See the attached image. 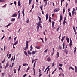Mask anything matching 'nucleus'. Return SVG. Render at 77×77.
Masks as SVG:
<instances>
[{
    "mask_svg": "<svg viewBox=\"0 0 77 77\" xmlns=\"http://www.w3.org/2000/svg\"><path fill=\"white\" fill-rule=\"evenodd\" d=\"M29 69H30V67H28L27 69V71H28V70H29Z\"/></svg>",
    "mask_w": 77,
    "mask_h": 77,
    "instance_id": "obj_51",
    "label": "nucleus"
},
{
    "mask_svg": "<svg viewBox=\"0 0 77 77\" xmlns=\"http://www.w3.org/2000/svg\"><path fill=\"white\" fill-rule=\"evenodd\" d=\"M75 72L76 73H77V69H75Z\"/></svg>",
    "mask_w": 77,
    "mask_h": 77,
    "instance_id": "obj_63",
    "label": "nucleus"
},
{
    "mask_svg": "<svg viewBox=\"0 0 77 77\" xmlns=\"http://www.w3.org/2000/svg\"><path fill=\"white\" fill-rule=\"evenodd\" d=\"M11 37L10 36L8 38V40H11Z\"/></svg>",
    "mask_w": 77,
    "mask_h": 77,
    "instance_id": "obj_40",
    "label": "nucleus"
},
{
    "mask_svg": "<svg viewBox=\"0 0 77 77\" xmlns=\"http://www.w3.org/2000/svg\"><path fill=\"white\" fill-rule=\"evenodd\" d=\"M65 48V43H63V49H64Z\"/></svg>",
    "mask_w": 77,
    "mask_h": 77,
    "instance_id": "obj_42",
    "label": "nucleus"
},
{
    "mask_svg": "<svg viewBox=\"0 0 77 77\" xmlns=\"http://www.w3.org/2000/svg\"><path fill=\"white\" fill-rule=\"evenodd\" d=\"M66 23V22L65 21H64L63 22V23L64 24V25H65V24Z\"/></svg>",
    "mask_w": 77,
    "mask_h": 77,
    "instance_id": "obj_41",
    "label": "nucleus"
},
{
    "mask_svg": "<svg viewBox=\"0 0 77 77\" xmlns=\"http://www.w3.org/2000/svg\"><path fill=\"white\" fill-rule=\"evenodd\" d=\"M14 73L15 74L16 73V70L15 69H14Z\"/></svg>",
    "mask_w": 77,
    "mask_h": 77,
    "instance_id": "obj_53",
    "label": "nucleus"
},
{
    "mask_svg": "<svg viewBox=\"0 0 77 77\" xmlns=\"http://www.w3.org/2000/svg\"><path fill=\"white\" fill-rule=\"evenodd\" d=\"M22 14L23 16H24V10L23 9L22 11Z\"/></svg>",
    "mask_w": 77,
    "mask_h": 77,
    "instance_id": "obj_14",
    "label": "nucleus"
},
{
    "mask_svg": "<svg viewBox=\"0 0 77 77\" xmlns=\"http://www.w3.org/2000/svg\"><path fill=\"white\" fill-rule=\"evenodd\" d=\"M17 15L16 13H14L12 15V17H17Z\"/></svg>",
    "mask_w": 77,
    "mask_h": 77,
    "instance_id": "obj_7",
    "label": "nucleus"
},
{
    "mask_svg": "<svg viewBox=\"0 0 77 77\" xmlns=\"http://www.w3.org/2000/svg\"><path fill=\"white\" fill-rule=\"evenodd\" d=\"M15 56H14V58L13 60V61H14V60H15Z\"/></svg>",
    "mask_w": 77,
    "mask_h": 77,
    "instance_id": "obj_39",
    "label": "nucleus"
},
{
    "mask_svg": "<svg viewBox=\"0 0 77 77\" xmlns=\"http://www.w3.org/2000/svg\"><path fill=\"white\" fill-rule=\"evenodd\" d=\"M74 53H75V52H76V50H77V48H76V47H75V48H74Z\"/></svg>",
    "mask_w": 77,
    "mask_h": 77,
    "instance_id": "obj_11",
    "label": "nucleus"
},
{
    "mask_svg": "<svg viewBox=\"0 0 77 77\" xmlns=\"http://www.w3.org/2000/svg\"><path fill=\"white\" fill-rule=\"evenodd\" d=\"M28 45H26V46L25 47L26 49H25V50H27V49H28Z\"/></svg>",
    "mask_w": 77,
    "mask_h": 77,
    "instance_id": "obj_8",
    "label": "nucleus"
},
{
    "mask_svg": "<svg viewBox=\"0 0 77 77\" xmlns=\"http://www.w3.org/2000/svg\"><path fill=\"white\" fill-rule=\"evenodd\" d=\"M35 48H37V49H40V46H36L35 47Z\"/></svg>",
    "mask_w": 77,
    "mask_h": 77,
    "instance_id": "obj_17",
    "label": "nucleus"
},
{
    "mask_svg": "<svg viewBox=\"0 0 77 77\" xmlns=\"http://www.w3.org/2000/svg\"><path fill=\"white\" fill-rule=\"evenodd\" d=\"M4 75H5V73H3L2 75V76L3 77Z\"/></svg>",
    "mask_w": 77,
    "mask_h": 77,
    "instance_id": "obj_32",
    "label": "nucleus"
},
{
    "mask_svg": "<svg viewBox=\"0 0 77 77\" xmlns=\"http://www.w3.org/2000/svg\"><path fill=\"white\" fill-rule=\"evenodd\" d=\"M9 26H10V24H8V25H7L6 26V27L7 29H8V27H9Z\"/></svg>",
    "mask_w": 77,
    "mask_h": 77,
    "instance_id": "obj_29",
    "label": "nucleus"
},
{
    "mask_svg": "<svg viewBox=\"0 0 77 77\" xmlns=\"http://www.w3.org/2000/svg\"><path fill=\"white\" fill-rule=\"evenodd\" d=\"M30 48H31V49H30L31 51L32 50H33V47H32V45L31 46Z\"/></svg>",
    "mask_w": 77,
    "mask_h": 77,
    "instance_id": "obj_25",
    "label": "nucleus"
},
{
    "mask_svg": "<svg viewBox=\"0 0 77 77\" xmlns=\"http://www.w3.org/2000/svg\"><path fill=\"white\" fill-rule=\"evenodd\" d=\"M75 2L76 3H77V0H75Z\"/></svg>",
    "mask_w": 77,
    "mask_h": 77,
    "instance_id": "obj_64",
    "label": "nucleus"
},
{
    "mask_svg": "<svg viewBox=\"0 0 77 77\" xmlns=\"http://www.w3.org/2000/svg\"><path fill=\"white\" fill-rule=\"evenodd\" d=\"M40 23H41V21H39L38 22V25H41V24Z\"/></svg>",
    "mask_w": 77,
    "mask_h": 77,
    "instance_id": "obj_33",
    "label": "nucleus"
},
{
    "mask_svg": "<svg viewBox=\"0 0 77 77\" xmlns=\"http://www.w3.org/2000/svg\"><path fill=\"white\" fill-rule=\"evenodd\" d=\"M60 20H62V16H60Z\"/></svg>",
    "mask_w": 77,
    "mask_h": 77,
    "instance_id": "obj_31",
    "label": "nucleus"
},
{
    "mask_svg": "<svg viewBox=\"0 0 77 77\" xmlns=\"http://www.w3.org/2000/svg\"><path fill=\"white\" fill-rule=\"evenodd\" d=\"M64 51L65 53H66V54H68V50H64Z\"/></svg>",
    "mask_w": 77,
    "mask_h": 77,
    "instance_id": "obj_18",
    "label": "nucleus"
},
{
    "mask_svg": "<svg viewBox=\"0 0 77 77\" xmlns=\"http://www.w3.org/2000/svg\"><path fill=\"white\" fill-rule=\"evenodd\" d=\"M50 71V68H48L47 70V74H48V71Z\"/></svg>",
    "mask_w": 77,
    "mask_h": 77,
    "instance_id": "obj_23",
    "label": "nucleus"
},
{
    "mask_svg": "<svg viewBox=\"0 0 77 77\" xmlns=\"http://www.w3.org/2000/svg\"><path fill=\"white\" fill-rule=\"evenodd\" d=\"M15 20V19L13 18L11 19L10 20L11 21H14Z\"/></svg>",
    "mask_w": 77,
    "mask_h": 77,
    "instance_id": "obj_5",
    "label": "nucleus"
},
{
    "mask_svg": "<svg viewBox=\"0 0 77 77\" xmlns=\"http://www.w3.org/2000/svg\"><path fill=\"white\" fill-rule=\"evenodd\" d=\"M13 75H9L10 77H12Z\"/></svg>",
    "mask_w": 77,
    "mask_h": 77,
    "instance_id": "obj_59",
    "label": "nucleus"
},
{
    "mask_svg": "<svg viewBox=\"0 0 77 77\" xmlns=\"http://www.w3.org/2000/svg\"><path fill=\"white\" fill-rule=\"evenodd\" d=\"M9 57H8V59H10L11 57V54H9Z\"/></svg>",
    "mask_w": 77,
    "mask_h": 77,
    "instance_id": "obj_22",
    "label": "nucleus"
},
{
    "mask_svg": "<svg viewBox=\"0 0 77 77\" xmlns=\"http://www.w3.org/2000/svg\"><path fill=\"white\" fill-rule=\"evenodd\" d=\"M29 41H26V45H28V44H29Z\"/></svg>",
    "mask_w": 77,
    "mask_h": 77,
    "instance_id": "obj_52",
    "label": "nucleus"
},
{
    "mask_svg": "<svg viewBox=\"0 0 77 77\" xmlns=\"http://www.w3.org/2000/svg\"><path fill=\"white\" fill-rule=\"evenodd\" d=\"M23 66H26V65H28V64H23Z\"/></svg>",
    "mask_w": 77,
    "mask_h": 77,
    "instance_id": "obj_27",
    "label": "nucleus"
},
{
    "mask_svg": "<svg viewBox=\"0 0 77 77\" xmlns=\"http://www.w3.org/2000/svg\"><path fill=\"white\" fill-rule=\"evenodd\" d=\"M66 39L67 40H69V38H68V37H66Z\"/></svg>",
    "mask_w": 77,
    "mask_h": 77,
    "instance_id": "obj_50",
    "label": "nucleus"
},
{
    "mask_svg": "<svg viewBox=\"0 0 77 77\" xmlns=\"http://www.w3.org/2000/svg\"><path fill=\"white\" fill-rule=\"evenodd\" d=\"M59 50H61V49H62V47L60 46H59Z\"/></svg>",
    "mask_w": 77,
    "mask_h": 77,
    "instance_id": "obj_36",
    "label": "nucleus"
},
{
    "mask_svg": "<svg viewBox=\"0 0 77 77\" xmlns=\"http://www.w3.org/2000/svg\"><path fill=\"white\" fill-rule=\"evenodd\" d=\"M70 69H72V70H74V68H73L72 67L70 66Z\"/></svg>",
    "mask_w": 77,
    "mask_h": 77,
    "instance_id": "obj_16",
    "label": "nucleus"
},
{
    "mask_svg": "<svg viewBox=\"0 0 77 77\" xmlns=\"http://www.w3.org/2000/svg\"><path fill=\"white\" fill-rule=\"evenodd\" d=\"M34 4L32 5V9H33V8H34Z\"/></svg>",
    "mask_w": 77,
    "mask_h": 77,
    "instance_id": "obj_38",
    "label": "nucleus"
},
{
    "mask_svg": "<svg viewBox=\"0 0 77 77\" xmlns=\"http://www.w3.org/2000/svg\"><path fill=\"white\" fill-rule=\"evenodd\" d=\"M59 70H60L61 69L62 71H63L62 68L61 67H60L59 68Z\"/></svg>",
    "mask_w": 77,
    "mask_h": 77,
    "instance_id": "obj_43",
    "label": "nucleus"
},
{
    "mask_svg": "<svg viewBox=\"0 0 77 77\" xmlns=\"http://www.w3.org/2000/svg\"><path fill=\"white\" fill-rule=\"evenodd\" d=\"M62 76L63 77H64L65 76V75H64V74L62 73Z\"/></svg>",
    "mask_w": 77,
    "mask_h": 77,
    "instance_id": "obj_60",
    "label": "nucleus"
},
{
    "mask_svg": "<svg viewBox=\"0 0 77 77\" xmlns=\"http://www.w3.org/2000/svg\"><path fill=\"white\" fill-rule=\"evenodd\" d=\"M58 65L59 66H60V67H62V66L63 65L61 64H59Z\"/></svg>",
    "mask_w": 77,
    "mask_h": 77,
    "instance_id": "obj_20",
    "label": "nucleus"
},
{
    "mask_svg": "<svg viewBox=\"0 0 77 77\" xmlns=\"http://www.w3.org/2000/svg\"><path fill=\"white\" fill-rule=\"evenodd\" d=\"M65 8H64L63 10V14H64L65 12Z\"/></svg>",
    "mask_w": 77,
    "mask_h": 77,
    "instance_id": "obj_26",
    "label": "nucleus"
},
{
    "mask_svg": "<svg viewBox=\"0 0 77 77\" xmlns=\"http://www.w3.org/2000/svg\"><path fill=\"white\" fill-rule=\"evenodd\" d=\"M44 69H45V67H43L42 69V71H44Z\"/></svg>",
    "mask_w": 77,
    "mask_h": 77,
    "instance_id": "obj_49",
    "label": "nucleus"
},
{
    "mask_svg": "<svg viewBox=\"0 0 77 77\" xmlns=\"http://www.w3.org/2000/svg\"><path fill=\"white\" fill-rule=\"evenodd\" d=\"M39 77H41V75H42V74H41V73H39Z\"/></svg>",
    "mask_w": 77,
    "mask_h": 77,
    "instance_id": "obj_61",
    "label": "nucleus"
},
{
    "mask_svg": "<svg viewBox=\"0 0 77 77\" xmlns=\"http://www.w3.org/2000/svg\"><path fill=\"white\" fill-rule=\"evenodd\" d=\"M54 62L52 64V67H53V66H54Z\"/></svg>",
    "mask_w": 77,
    "mask_h": 77,
    "instance_id": "obj_54",
    "label": "nucleus"
},
{
    "mask_svg": "<svg viewBox=\"0 0 77 77\" xmlns=\"http://www.w3.org/2000/svg\"><path fill=\"white\" fill-rule=\"evenodd\" d=\"M39 73L41 74V70H40V69H39Z\"/></svg>",
    "mask_w": 77,
    "mask_h": 77,
    "instance_id": "obj_58",
    "label": "nucleus"
},
{
    "mask_svg": "<svg viewBox=\"0 0 77 77\" xmlns=\"http://www.w3.org/2000/svg\"><path fill=\"white\" fill-rule=\"evenodd\" d=\"M54 22H52V25H54Z\"/></svg>",
    "mask_w": 77,
    "mask_h": 77,
    "instance_id": "obj_46",
    "label": "nucleus"
},
{
    "mask_svg": "<svg viewBox=\"0 0 77 77\" xmlns=\"http://www.w3.org/2000/svg\"><path fill=\"white\" fill-rule=\"evenodd\" d=\"M9 65L8 64H6V65L5 66V68H7V67H8V66Z\"/></svg>",
    "mask_w": 77,
    "mask_h": 77,
    "instance_id": "obj_44",
    "label": "nucleus"
},
{
    "mask_svg": "<svg viewBox=\"0 0 77 77\" xmlns=\"http://www.w3.org/2000/svg\"><path fill=\"white\" fill-rule=\"evenodd\" d=\"M6 5H7V4H5L4 6H3V7H2V8H4V7H5L6 6Z\"/></svg>",
    "mask_w": 77,
    "mask_h": 77,
    "instance_id": "obj_34",
    "label": "nucleus"
},
{
    "mask_svg": "<svg viewBox=\"0 0 77 77\" xmlns=\"http://www.w3.org/2000/svg\"><path fill=\"white\" fill-rule=\"evenodd\" d=\"M12 60H13V57H12V58H11V62H12Z\"/></svg>",
    "mask_w": 77,
    "mask_h": 77,
    "instance_id": "obj_47",
    "label": "nucleus"
},
{
    "mask_svg": "<svg viewBox=\"0 0 77 77\" xmlns=\"http://www.w3.org/2000/svg\"><path fill=\"white\" fill-rule=\"evenodd\" d=\"M59 8H56L54 10V11L55 12H59Z\"/></svg>",
    "mask_w": 77,
    "mask_h": 77,
    "instance_id": "obj_1",
    "label": "nucleus"
},
{
    "mask_svg": "<svg viewBox=\"0 0 77 77\" xmlns=\"http://www.w3.org/2000/svg\"><path fill=\"white\" fill-rule=\"evenodd\" d=\"M28 54H32V53L30 52V50H29L28 51Z\"/></svg>",
    "mask_w": 77,
    "mask_h": 77,
    "instance_id": "obj_10",
    "label": "nucleus"
},
{
    "mask_svg": "<svg viewBox=\"0 0 77 77\" xmlns=\"http://www.w3.org/2000/svg\"><path fill=\"white\" fill-rule=\"evenodd\" d=\"M38 18L39 21H41V18H40L39 16H38Z\"/></svg>",
    "mask_w": 77,
    "mask_h": 77,
    "instance_id": "obj_30",
    "label": "nucleus"
},
{
    "mask_svg": "<svg viewBox=\"0 0 77 77\" xmlns=\"http://www.w3.org/2000/svg\"><path fill=\"white\" fill-rule=\"evenodd\" d=\"M14 3L15 5H17V2H16V1H14Z\"/></svg>",
    "mask_w": 77,
    "mask_h": 77,
    "instance_id": "obj_48",
    "label": "nucleus"
},
{
    "mask_svg": "<svg viewBox=\"0 0 77 77\" xmlns=\"http://www.w3.org/2000/svg\"><path fill=\"white\" fill-rule=\"evenodd\" d=\"M9 26H10V24H8V25H7L6 26V27L7 29H8V27H9Z\"/></svg>",
    "mask_w": 77,
    "mask_h": 77,
    "instance_id": "obj_28",
    "label": "nucleus"
},
{
    "mask_svg": "<svg viewBox=\"0 0 77 77\" xmlns=\"http://www.w3.org/2000/svg\"><path fill=\"white\" fill-rule=\"evenodd\" d=\"M29 19H28V20H26V23H29Z\"/></svg>",
    "mask_w": 77,
    "mask_h": 77,
    "instance_id": "obj_57",
    "label": "nucleus"
},
{
    "mask_svg": "<svg viewBox=\"0 0 77 77\" xmlns=\"http://www.w3.org/2000/svg\"><path fill=\"white\" fill-rule=\"evenodd\" d=\"M64 40V39H63V38H62V39H61V41L62 42H63Z\"/></svg>",
    "mask_w": 77,
    "mask_h": 77,
    "instance_id": "obj_55",
    "label": "nucleus"
},
{
    "mask_svg": "<svg viewBox=\"0 0 77 77\" xmlns=\"http://www.w3.org/2000/svg\"><path fill=\"white\" fill-rule=\"evenodd\" d=\"M5 50H6V45L4 46V51H5Z\"/></svg>",
    "mask_w": 77,
    "mask_h": 77,
    "instance_id": "obj_35",
    "label": "nucleus"
},
{
    "mask_svg": "<svg viewBox=\"0 0 77 77\" xmlns=\"http://www.w3.org/2000/svg\"><path fill=\"white\" fill-rule=\"evenodd\" d=\"M36 53V51H33L32 52L31 54H35V53Z\"/></svg>",
    "mask_w": 77,
    "mask_h": 77,
    "instance_id": "obj_6",
    "label": "nucleus"
},
{
    "mask_svg": "<svg viewBox=\"0 0 77 77\" xmlns=\"http://www.w3.org/2000/svg\"><path fill=\"white\" fill-rule=\"evenodd\" d=\"M73 30H74V31L76 30H75V27L73 26Z\"/></svg>",
    "mask_w": 77,
    "mask_h": 77,
    "instance_id": "obj_56",
    "label": "nucleus"
},
{
    "mask_svg": "<svg viewBox=\"0 0 77 77\" xmlns=\"http://www.w3.org/2000/svg\"><path fill=\"white\" fill-rule=\"evenodd\" d=\"M48 19V14H46V20H47V19Z\"/></svg>",
    "mask_w": 77,
    "mask_h": 77,
    "instance_id": "obj_19",
    "label": "nucleus"
},
{
    "mask_svg": "<svg viewBox=\"0 0 77 77\" xmlns=\"http://www.w3.org/2000/svg\"><path fill=\"white\" fill-rule=\"evenodd\" d=\"M37 31H38V30H39V26H37Z\"/></svg>",
    "mask_w": 77,
    "mask_h": 77,
    "instance_id": "obj_21",
    "label": "nucleus"
},
{
    "mask_svg": "<svg viewBox=\"0 0 77 77\" xmlns=\"http://www.w3.org/2000/svg\"><path fill=\"white\" fill-rule=\"evenodd\" d=\"M36 61H35L34 63V65L36 64Z\"/></svg>",
    "mask_w": 77,
    "mask_h": 77,
    "instance_id": "obj_62",
    "label": "nucleus"
},
{
    "mask_svg": "<svg viewBox=\"0 0 77 77\" xmlns=\"http://www.w3.org/2000/svg\"><path fill=\"white\" fill-rule=\"evenodd\" d=\"M17 43H18V41H16L15 42V43L14 44V45H16V44H17Z\"/></svg>",
    "mask_w": 77,
    "mask_h": 77,
    "instance_id": "obj_15",
    "label": "nucleus"
},
{
    "mask_svg": "<svg viewBox=\"0 0 77 77\" xmlns=\"http://www.w3.org/2000/svg\"><path fill=\"white\" fill-rule=\"evenodd\" d=\"M3 2H5V1L4 0H2L1 1V3H3Z\"/></svg>",
    "mask_w": 77,
    "mask_h": 77,
    "instance_id": "obj_45",
    "label": "nucleus"
},
{
    "mask_svg": "<svg viewBox=\"0 0 77 77\" xmlns=\"http://www.w3.org/2000/svg\"><path fill=\"white\" fill-rule=\"evenodd\" d=\"M24 53L25 54L26 56H27V52H26V51H24Z\"/></svg>",
    "mask_w": 77,
    "mask_h": 77,
    "instance_id": "obj_13",
    "label": "nucleus"
},
{
    "mask_svg": "<svg viewBox=\"0 0 77 77\" xmlns=\"http://www.w3.org/2000/svg\"><path fill=\"white\" fill-rule=\"evenodd\" d=\"M74 32H75V35H77V32L76 31V30H74Z\"/></svg>",
    "mask_w": 77,
    "mask_h": 77,
    "instance_id": "obj_37",
    "label": "nucleus"
},
{
    "mask_svg": "<svg viewBox=\"0 0 77 77\" xmlns=\"http://www.w3.org/2000/svg\"><path fill=\"white\" fill-rule=\"evenodd\" d=\"M57 56L56 57V58H58L59 56V52H57Z\"/></svg>",
    "mask_w": 77,
    "mask_h": 77,
    "instance_id": "obj_3",
    "label": "nucleus"
},
{
    "mask_svg": "<svg viewBox=\"0 0 77 77\" xmlns=\"http://www.w3.org/2000/svg\"><path fill=\"white\" fill-rule=\"evenodd\" d=\"M70 43L69 44L70 47H71L72 45V40H71V38L70 39Z\"/></svg>",
    "mask_w": 77,
    "mask_h": 77,
    "instance_id": "obj_2",
    "label": "nucleus"
},
{
    "mask_svg": "<svg viewBox=\"0 0 77 77\" xmlns=\"http://www.w3.org/2000/svg\"><path fill=\"white\" fill-rule=\"evenodd\" d=\"M69 16H70V17H72V16H71V12H69Z\"/></svg>",
    "mask_w": 77,
    "mask_h": 77,
    "instance_id": "obj_24",
    "label": "nucleus"
},
{
    "mask_svg": "<svg viewBox=\"0 0 77 77\" xmlns=\"http://www.w3.org/2000/svg\"><path fill=\"white\" fill-rule=\"evenodd\" d=\"M20 0H19L18 2V5L19 6H20Z\"/></svg>",
    "mask_w": 77,
    "mask_h": 77,
    "instance_id": "obj_9",
    "label": "nucleus"
},
{
    "mask_svg": "<svg viewBox=\"0 0 77 77\" xmlns=\"http://www.w3.org/2000/svg\"><path fill=\"white\" fill-rule=\"evenodd\" d=\"M47 1H48V0H47V1L45 2V4L44 7H45V6H46V5H47Z\"/></svg>",
    "mask_w": 77,
    "mask_h": 77,
    "instance_id": "obj_12",
    "label": "nucleus"
},
{
    "mask_svg": "<svg viewBox=\"0 0 77 77\" xmlns=\"http://www.w3.org/2000/svg\"><path fill=\"white\" fill-rule=\"evenodd\" d=\"M47 60L48 62H51V59L50 58L48 57L47 59Z\"/></svg>",
    "mask_w": 77,
    "mask_h": 77,
    "instance_id": "obj_4",
    "label": "nucleus"
}]
</instances>
